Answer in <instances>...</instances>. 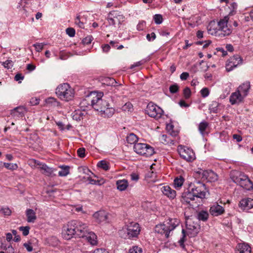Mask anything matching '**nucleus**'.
I'll return each mask as SVG.
<instances>
[{"label":"nucleus","instance_id":"1","mask_svg":"<svg viewBox=\"0 0 253 253\" xmlns=\"http://www.w3.org/2000/svg\"><path fill=\"white\" fill-rule=\"evenodd\" d=\"M86 224L79 220H72L64 225L62 230V237L66 240L83 237L86 233Z\"/></svg>","mask_w":253,"mask_h":253},{"label":"nucleus","instance_id":"2","mask_svg":"<svg viewBox=\"0 0 253 253\" xmlns=\"http://www.w3.org/2000/svg\"><path fill=\"white\" fill-rule=\"evenodd\" d=\"M103 93L92 92L82 101V104H85L86 102L90 103L91 106L95 110L100 112L108 105V102L102 99Z\"/></svg>","mask_w":253,"mask_h":253},{"label":"nucleus","instance_id":"3","mask_svg":"<svg viewBox=\"0 0 253 253\" xmlns=\"http://www.w3.org/2000/svg\"><path fill=\"white\" fill-rule=\"evenodd\" d=\"M140 231L141 228L139 224L132 221L126 223L123 228L119 231V234L124 239H133L138 236Z\"/></svg>","mask_w":253,"mask_h":253},{"label":"nucleus","instance_id":"4","mask_svg":"<svg viewBox=\"0 0 253 253\" xmlns=\"http://www.w3.org/2000/svg\"><path fill=\"white\" fill-rule=\"evenodd\" d=\"M180 221L176 218H169L165 221L163 224L157 225L155 228L156 233L164 235L167 238L169 236L171 231L179 224Z\"/></svg>","mask_w":253,"mask_h":253},{"label":"nucleus","instance_id":"5","mask_svg":"<svg viewBox=\"0 0 253 253\" xmlns=\"http://www.w3.org/2000/svg\"><path fill=\"white\" fill-rule=\"evenodd\" d=\"M230 177L233 182L245 189L250 190L253 188V183L244 173L237 170H233L230 173Z\"/></svg>","mask_w":253,"mask_h":253},{"label":"nucleus","instance_id":"6","mask_svg":"<svg viewBox=\"0 0 253 253\" xmlns=\"http://www.w3.org/2000/svg\"><path fill=\"white\" fill-rule=\"evenodd\" d=\"M55 92L60 99L66 101L72 100L74 96V90L68 84L59 85Z\"/></svg>","mask_w":253,"mask_h":253},{"label":"nucleus","instance_id":"7","mask_svg":"<svg viewBox=\"0 0 253 253\" xmlns=\"http://www.w3.org/2000/svg\"><path fill=\"white\" fill-rule=\"evenodd\" d=\"M133 150L137 154L146 157H150L154 153V150L153 147L146 143H135L133 146Z\"/></svg>","mask_w":253,"mask_h":253},{"label":"nucleus","instance_id":"8","mask_svg":"<svg viewBox=\"0 0 253 253\" xmlns=\"http://www.w3.org/2000/svg\"><path fill=\"white\" fill-rule=\"evenodd\" d=\"M229 17L225 16L218 22V27L219 28L220 37H224L230 35L232 32L231 26L228 24Z\"/></svg>","mask_w":253,"mask_h":253},{"label":"nucleus","instance_id":"9","mask_svg":"<svg viewBox=\"0 0 253 253\" xmlns=\"http://www.w3.org/2000/svg\"><path fill=\"white\" fill-rule=\"evenodd\" d=\"M199 232V228L198 225H191L190 224H186V231L182 229V237L180 239L179 243L180 246L183 248H184V242H185V238L186 236V232L188 236L190 237L196 236Z\"/></svg>","mask_w":253,"mask_h":253},{"label":"nucleus","instance_id":"10","mask_svg":"<svg viewBox=\"0 0 253 253\" xmlns=\"http://www.w3.org/2000/svg\"><path fill=\"white\" fill-rule=\"evenodd\" d=\"M145 111L150 117L157 119L160 118L164 113L163 110L160 107L152 102L148 103Z\"/></svg>","mask_w":253,"mask_h":253},{"label":"nucleus","instance_id":"11","mask_svg":"<svg viewBox=\"0 0 253 253\" xmlns=\"http://www.w3.org/2000/svg\"><path fill=\"white\" fill-rule=\"evenodd\" d=\"M197 200L196 198V195L192 192V189L183 193L181 196V201L183 203L189 204L190 206L194 207H198L199 204H197Z\"/></svg>","mask_w":253,"mask_h":253},{"label":"nucleus","instance_id":"12","mask_svg":"<svg viewBox=\"0 0 253 253\" xmlns=\"http://www.w3.org/2000/svg\"><path fill=\"white\" fill-rule=\"evenodd\" d=\"M178 150L180 157L187 162H192L196 159L195 153L192 149L180 146Z\"/></svg>","mask_w":253,"mask_h":253},{"label":"nucleus","instance_id":"13","mask_svg":"<svg viewBox=\"0 0 253 253\" xmlns=\"http://www.w3.org/2000/svg\"><path fill=\"white\" fill-rule=\"evenodd\" d=\"M107 20L109 25L115 26L116 24H120L124 20V16L117 11L110 12L108 14Z\"/></svg>","mask_w":253,"mask_h":253},{"label":"nucleus","instance_id":"14","mask_svg":"<svg viewBox=\"0 0 253 253\" xmlns=\"http://www.w3.org/2000/svg\"><path fill=\"white\" fill-rule=\"evenodd\" d=\"M242 63V59L241 57L238 55H234L230 57L227 61L226 64V70L228 72L231 71Z\"/></svg>","mask_w":253,"mask_h":253},{"label":"nucleus","instance_id":"15","mask_svg":"<svg viewBox=\"0 0 253 253\" xmlns=\"http://www.w3.org/2000/svg\"><path fill=\"white\" fill-rule=\"evenodd\" d=\"M197 172L199 174H201L202 178L207 180L209 182H214L218 179L217 175L211 170L200 169Z\"/></svg>","mask_w":253,"mask_h":253},{"label":"nucleus","instance_id":"16","mask_svg":"<svg viewBox=\"0 0 253 253\" xmlns=\"http://www.w3.org/2000/svg\"><path fill=\"white\" fill-rule=\"evenodd\" d=\"M192 192L196 195V198L198 200L199 198L203 199L206 196V187L204 184L198 183L196 186L191 188Z\"/></svg>","mask_w":253,"mask_h":253},{"label":"nucleus","instance_id":"17","mask_svg":"<svg viewBox=\"0 0 253 253\" xmlns=\"http://www.w3.org/2000/svg\"><path fill=\"white\" fill-rule=\"evenodd\" d=\"M109 214L105 211H99L93 214L95 222L98 223H105L108 221Z\"/></svg>","mask_w":253,"mask_h":253},{"label":"nucleus","instance_id":"18","mask_svg":"<svg viewBox=\"0 0 253 253\" xmlns=\"http://www.w3.org/2000/svg\"><path fill=\"white\" fill-rule=\"evenodd\" d=\"M81 238H85L86 240L92 246L96 245L97 244V236L94 233L88 231L87 225L86 233H84L83 237H81Z\"/></svg>","mask_w":253,"mask_h":253},{"label":"nucleus","instance_id":"19","mask_svg":"<svg viewBox=\"0 0 253 253\" xmlns=\"http://www.w3.org/2000/svg\"><path fill=\"white\" fill-rule=\"evenodd\" d=\"M245 98L240 92L236 90L231 93L229 101L232 105L239 104L244 101Z\"/></svg>","mask_w":253,"mask_h":253},{"label":"nucleus","instance_id":"20","mask_svg":"<svg viewBox=\"0 0 253 253\" xmlns=\"http://www.w3.org/2000/svg\"><path fill=\"white\" fill-rule=\"evenodd\" d=\"M225 212L223 207L217 203L214 204L210 209V214L213 216H217L222 215Z\"/></svg>","mask_w":253,"mask_h":253},{"label":"nucleus","instance_id":"21","mask_svg":"<svg viewBox=\"0 0 253 253\" xmlns=\"http://www.w3.org/2000/svg\"><path fill=\"white\" fill-rule=\"evenodd\" d=\"M207 28L209 34L220 37V30L218 27V23L216 24L214 21H211Z\"/></svg>","mask_w":253,"mask_h":253},{"label":"nucleus","instance_id":"22","mask_svg":"<svg viewBox=\"0 0 253 253\" xmlns=\"http://www.w3.org/2000/svg\"><path fill=\"white\" fill-rule=\"evenodd\" d=\"M250 87V83L247 81L241 84L236 90L240 92L244 97H246L249 93Z\"/></svg>","mask_w":253,"mask_h":253},{"label":"nucleus","instance_id":"23","mask_svg":"<svg viewBox=\"0 0 253 253\" xmlns=\"http://www.w3.org/2000/svg\"><path fill=\"white\" fill-rule=\"evenodd\" d=\"M239 207L244 210H248L253 207V199L246 198L242 199L239 203Z\"/></svg>","mask_w":253,"mask_h":253},{"label":"nucleus","instance_id":"24","mask_svg":"<svg viewBox=\"0 0 253 253\" xmlns=\"http://www.w3.org/2000/svg\"><path fill=\"white\" fill-rule=\"evenodd\" d=\"M115 110L112 107H110V105L108 103V105L105 107L104 109H102L99 115L103 117H112L114 114Z\"/></svg>","mask_w":253,"mask_h":253},{"label":"nucleus","instance_id":"25","mask_svg":"<svg viewBox=\"0 0 253 253\" xmlns=\"http://www.w3.org/2000/svg\"><path fill=\"white\" fill-rule=\"evenodd\" d=\"M236 253H251V248L247 244H238L236 250Z\"/></svg>","mask_w":253,"mask_h":253},{"label":"nucleus","instance_id":"26","mask_svg":"<svg viewBox=\"0 0 253 253\" xmlns=\"http://www.w3.org/2000/svg\"><path fill=\"white\" fill-rule=\"evenodd\" d=\"M163 193L170 199H174L176 196V191L172 189L169 186H163L162 189Z\"/></svg>","mask_w":253,"mask_h":253},{"label":"nucleus","instance_id":"27","mask_svg":"<svg viewBox=\"0 0 253 253\" xmlns=\"http://www.w3.org/2000/svg\"><path fill=\"white\" fill-rule=\"evenodd\" d=\"M27 112L26 108L24 106H20L15 108L11 110V114L13 117H22L25 112Z\"/></svg>","mask_w":253,"mask_h":253},{"label":"nucleus","instance_id":"28","mask_svg":"<svg viewBox=\"0 0 253 253\" xmlns=\"http://www.w3.org/2000/svg\"><path fill=\"white\" fill-rule=\"evenodd\" d=\"M39 168L41 170L42 172L47 176H52L53 175H54V174L53 173L54 170L52 168L48 167L44 164H41Z\"/></svg>","mask_w":253,"mask_h":253},{"label":"nucleus","instance_id":"29","mask_svg":"<svg viewBox=\"0 0 253 253\" xmlns=\"http://www.w3.org/2000/svg\"><path fill=\"white\" fill-rule=\"evenodd\" d=\"M27 221L28 222L34 223L36 218V212L32 209H27L26 211Z\"/></svg>","mask_w":253,"mask_h":253},{"label":"nucleus","instance_id":"30","mask_svg":"<svg viewBox=\"0 0 253 253\" xmlns=\"http://www.w3.org/2000/svg\"><path fill=\"white\" fill-rule=\"evenodd\" d=\"M145 179L149 183H154L158 181L157 174L153 171H148L145 175Z\"/></svg>","mask_w":253,"mask_h":253},{"label":"nucleus","instance_id":"31","mask_svg":"<svg viewBox=\"0 0 253 253\" xmlns=\"http://www.w3.org/2000/svg\"><path fill=\"white\" fill-rule=\"evenodd\" d=\"M116 185L117 186V189L120 191H124L128 187V182L126 179L119 180L117 181Z\"/></svg>","mask_w":253,"mask_h":253},{"label":"nucleus","instance_id":"32","mask_svg":"<svg viewBox=\"0 0 253 253\" xmlns=\"http://www.w3.org/2000/svg\"><path fill=\"white\" fill-rule=\"evenodd\" d=\"M85 112L80 110H75L73 113V119L76 121H80L83 119Z\"/></svg>","mask_w":253,"mask_h":253},{"label":"nucleus","instance_id":"33","mask_svg":"<svg viewBox=\"0 0 253 253\" xmlns=\"http://www.w3.org/2000/svg\"><path fill=\"white\" fill-rule=\"evenodd\" d=\"M209 213L207 211H201L197 214V218L199 220L206 221L209 218Z\"/></svg>","mask_w":253,"mask_h":253},{"label":"nucleus","instance_id":"34","mask_svg":"<svg viewBox=\"0 0 253 253\" xmlns=\"http://www.w3.org/2000/svg\"><path fill=\"white\" fill-rule=\"evenodd\" d=\"M209 126V124L206 122L203 121L200 123L199 125L198 129L200 133L202 135H204L205 134V130Z\"/></svg>","mask_w":253,"mask_h":253},{"label":"nucleus","instance_id":"35","mask_svg":"<svg viewBox=\"0 0 253 253\" xmlns=\"http://www.w3.org/2000/svg\"><path fill=\"white\" fill-rule=\"evenodd\" d=\"M160 141L165 144H173V141L172 140L169 136L163 134L160 136Z\"/></svg>","mask_w":253,"mask_h":253},{"label":"nucleus","instance_id":"36","mask_svg":"<svg viewBox=\"0 0 253 253\" xmlns=\"http://www.w3.org/2000/svg\"><path fill=\"white\" fill-rule=\"evenodd\" d=\"M138 138L136 135L133 133L129 134L126 137V141L128 143L135 144L137 143Z\"/></svg>","mask_w":253,"mask_h":253},{"label":"nucleus","instance_id":"37","mask_svg":"<svg viewBox=\"0 0 253 253\" xmlns=\"http://www.w3.org/2000/svg\"><path fill=\"white\" fill-rule=\"evenodd\" d=\"M184 179L181 176H180L179 177H176L174 180V186L175 188H180L183 184Z\"/></svg>","mask_w":253,"mask_h":253},{"label":"nucleus","instance_id":"38","mask_svg":"<svg viewBox=\"0 0 253 253\" xmlns=\"http://www.w3.org/2000/svg\"><path fill=\"white\" fill-rule=\"evenodd\" d=\"M61 170L58 172L60 176H66L69 173V168L68 166H61Z\"/></svg>","mask_w":253,"mask_h":253},{"label":"nucleus","instance_id":"39","mask_svg":"<svg viewBox=\"0 0 253 253\" xmlns=\"http://www.w3.org/2000/svg\"><path fill=\"white\" fill-rule=\"evenodd\" d=\"M219 106V104L218 102L216 101L212 102L210 106V110L211 112L213 113H217L218 111V107Z\"/></svg>","mask_w":253,"mask_h":253},{"label":"nucleus","instance_id":"40","mask_svg":"<svg viewBox=\"0 0 253 253\" xmlns=\"http://www.w3.org/2000/svg\"><path fill=\"white\" fill-rule=\"evenodd\" d=\"M3 166L9 170H15L18 168V166L16 164L4 163Z\"/></svg>","mask_w":253,"mask_h":253},{"label":"nucleus","instance_id":"41","mask_svg":"<svg viewBox=\"0 0 253 253\" xmlns=\"http://www.w3.org/2000/svg\"><path fill=\"white\" fill-rule=\"evenodd\" d=\"M97 166L105 170H107L109 169V167L108 165V163L105 161H100L98 164Z\"/></svg>","mask_w":253,"mask_h":253},{"label":"nucleus","instance_id":"42","mask_svg":"<svg viewBox=\"0 0 253 253\" xmlns=\"http://www.w3.org/2000/svg\"><path fill=\"white\" fill-rule=\"evenodd\" d=\"M128 253H142V250L140 247L135 246L130 248Z\"/></svg>","mask_w":253,"mask_h":253},{"label":"nucleus","instance_id":"43","mask_svg":"<svg viewBox=\"0 0 253 253\" xmlns=\"http://www.w3.org/2000/svg\"><path fill=\"white\" fill-rule=\"evenodd\" d=\"M154 20L157 24H160L163 22L162 16L160 14H155L154 16Z\"/></svg>","mask_w":253,"mask_h":253},{"label":"nucleus","instance_id":"44","mask_svg":"<svg viewBox=\"0 0 253 253\" xmlns=\"http://www.w3.org/2000/svg\"><path fill=\"white\" fill-rule=\"evenodd\" d=\"M19 230L22 232L23 235L26 236L29 233L30 227L29 226H21L19 227Z\"/></svg>","mask_w":253,"mask_h":253},{"label":"nucleus","instance_id":"45","mask_svg":"<svg viewBox=\"0 0 253 253\" xmlns=\"http://www.w3.org/2000/svg\"><path fill=\"white\" fill-rule=\"evenodd\" d=\"M173 126L172 125H168L167 126V129L169 132L170 135L175 136L177 135V132L175 131H173Z\"/></svg>","mask_w":253,"mask_h":253},{"label":"nucleus","instance_id":"46","mask_svg":"<svg viewBox=\"0 0 253 253\" xmlns=\"http://www.w3.org/2000/svg\"><path fill=\"white\" fill-rule=\"evenodd\" d=\"M45 44L43 43H36L33 44V46L35 47V49L38 52L41 51Z\"/></svg>","mask_w":253,"mask_h":253},{"label":"nucleus","instance_id":"47","mask_svg":"<svg viewBox=\"0 0 253 253\" xmlns=\"http://www.w3.org/2000/svg\"><path fill=\"white\" fill-rule=\"evenodd\" d=\"M122 109L125 111H130L132 109V105L130 102H127L122 107Z\"/></svg>","mask_w":253,"mask_h":253},{"label":"nucleus","instance_id":"48","mask_svg":"<svg viewBox=\"0 0 253 253\" xmlns=\"http://www.w3.org/2000/svg\"><path fill=\"white\" fill-rule=\"evenodd\" d=\"M191 94V92L190 89L186 87L183 90V95L185 98L188 99L189 98Z\"/></svg>","mask_w":253,"mask_h":253},{"label":"nucleus","instance_id":"49","mask_svg":"<svg viewBox=\"0 0 253 253\" xmlns=\"http://www.w3.org/2000/svg\"><path fill=\"white\" fill-rule=\"evenodd\" d=\"M202 96L204 98L207 97L210 93L209 89L207 87H204L200 91Z\"/></svg>","mask_w":253,"mask_h":253},{"label":"nucleus","instance_id":"50","mask_svg":"<svg viewBox=\"0 0 253 253\" xmlns=\"http://www.w3.org/2000/svg\"><path fill=\"white\" fill-rule=\"evenodd\" d=\"M92 39L93 38L92 36H88L83 40L82 43L84 45L90 44L92 42Z\"/></svg>","mask_w":253,"mask_h":253},{"label":"nucleus","instance_id":"51","mask_svg":"<svg viewBox=\"0 0 253 253\" xmlns=\"http://www.w3.org/2000/svg\"><path fill=\"white\" fill-rule=\"evenodd\" d=\"M75 23L80 28H84V23L81 21L79 16H77L75 20Z\"/></svg>","mask_w":253,"mask_h":253},{"label":"nucleus","instance_id":"52","mask_svg":"<svg viewBox=\"0 0 253 253\" xmlns=\"http://www.w3.org/2000/svg\"><path fill=\"white\" fill-rule=\"evenodd\" d=\"M45 102L47 104H53L54 105L58 104V102L56 101V99L53 97H49L46 99Z\"/></svg>","mask_w":253,"mask_h":253},{"label":"nucleus","instance_id":"53","mask_svg":"<svg viewBox=\"0 0 253 253\" xmlns=\"http://www.w3.org/2000/svg\"><path fill=\"white\" fill-rule=\"evenodd\" d=\"M0 212H2L4 215H9L11 213L10 210L8 208H1Z\"/></svg>","mask_w":253,"mask_h":253},{"label":"nucleus","instance_id":"54","mask_svg":"<svg viewBox=\"0 0 253 253\" xmlns=\"http://www.w3.org/2000/svg\"><path fill=\"white\" fill-rule=\"evenodd\" d=\"M85 149L84 148H80L78 149L77 153L80 158H84L85 157Z\"/></svg>","mask_w":253,"mask_h":253},{"label":"nucleus","instance_id":"55","mask_svg":"<svg viewBox=\"0 0 253 253\" xmlns=\"http://www.w3.org/2000/svg\"><path fill=\"white\" fill-rule=\"evenodd\" d=\"M66 33L70 37H73L75 35V30L72 28H68L66 29Z\"/></svg>","mask_w":253,"mask_h":253},{"label":"nucleus","instance_id":"56","mask_svg":"<svg viewBox=\"0 0 253 253\" xmlns=\"http://www.w3.org/2000/svg\"><path fill=\"white\" fill-rule=\"evenodd\" d=\"M3 65L5 68H7V69L11 68L13 66V63L12 61L9 60H7L5 62H3Z\"/></svg>","mask_w":253,"mask_h":253},{"label":"nucleus","instance_id":"57","mask_svg":"<svg viewBox=\"0 0 253 253\" xmlns=\"http://www.w3.org/2000/svg\"><path fill=\"white\" fill-rule=\"evenodd\" d=\"M106 81L108 85H116L117 82L113 78H108L106 79Z\"/></svg>","mask_w":253,"mask_h":253},{"label":"nucleus","instance_id":"58","mask_svg":"<svg viewBox=\"0 0 253 253\" xmlns=\"http://www.w3.org/2000/svg\"><path fill=\"white\" fill-rule=\"evenodd\" d=\"M178 86L177 84H173L169 87V91L171 93H176L178 90Z\"/></svg>","mask_w":253,"mask_h":253},{"label":"nucleus","instance_id":"59","mask_svg":"<svg viewBox=\"0 0 253 253\" xmlns=\"http://www.w3.org/2000/svg\"><path fill=\"white\" fill-rule=\"evenodd\" d=\"M41 164L40 162L36 160L35 159H31L29 161V164L31 166H40Z\"/></svg>","mask_w":253,"mask_h":253},{"label":"nucleus","instance_id":"60","mask_svg":"<svg viewBox=\"0 0 253 253\" xmlns=\"http://www.w3.org/2000/svg\"><path fill=\"white\" fill-rule=\"evenodd\" d=\"M23 246L26 249L28 252H31L33 251V247L31 245V243L30 242L25 243L23 244Z\"/></svg>","mask_w":253,"mask_h":253},{"label":"nucleus","instance_id":"61","mask_svg":"<svg viewBox=\"0 0 253 253\" xmlns=\"http://www.w3.org/2000/svg\"><path fill=\"white\" fill-rule=\"evenodd\" d=\"M4 249L6 251L7 253H15V250L11 245L5 247Z\"/></svg>","mask_w":253,"mask_h":253},{"label":"nucleus","instance_id":"62","mask_svg":"<svg viewBox=\"0 0 253 253\" xmlns=\"http://www.w3.org/2000/svg\"><path fill=\"white\" fill-rule=\"evenodd\" d=\"M156 35L154 32L151 33L150 34H148L146 36L147 39L149 41H151V38L152 41L156 39Z\"/></svg>","mask_w":253,"mask_h":253},{"label":"nucleus","instance_id":"63","mask_svg":"<svg viewBox=\"0 0 253 253\" xmlns=\"http://www.w3.org/2000/svg\"><path fill=\"white\" fill-rule=\"evenodd\" d=\"M189 76V74L188 73L183 72L180 75V78L181 80H186L187 79Z\"/></svg>","mask_w":253,"mask_h":253},{"label":"nucleus","instance_id":"64","mask_svg":"<svg viewBox=\"0 0 253 253\" xmlns=\"http://www.w3.org/2000/svg\"><path fill=\"white\" fill-rule=\"evenodd\" d=\"M92 253H109V252L104 249H97L94 251Z\"/></svg>","mask_w":253,"mask_h":253}]
</instances>
